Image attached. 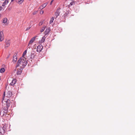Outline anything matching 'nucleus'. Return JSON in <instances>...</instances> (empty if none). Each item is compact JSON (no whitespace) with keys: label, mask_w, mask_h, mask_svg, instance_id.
<instances>
[{"label":"nucleus","mask_w":135,"mask_h":135,"mask_svg":"<svg viewBox=\"0 0 135 135\" xmlns=\"http://www.w3.org/2000/svg\"><path fill=\"white\" fill-rule=\"evenodd\" d=\"M54 20V17H52V18L51 19L50 21V23L51 24L53 22V21Z\"/></svg>","instance_id":"nucleus-23"},{"label":"nucleus","mask_w":135,"mask_h":135,"mask_svg":"<svg viewBox=\"0 0 135 135\" xmlns=\"http://www.w3.org/2000/svg\"><path fill=\"white\" fill-rule=\"evenodd\" d=\"M5 70V69L4 68H2L0 70V72L1 73H4Z\"/></svg>","instance_id":"nucleus-22"},{"label":"nucleus","mask_w":135,"mask_h":135,"mask_svg":"<svg viewBox=\"0 0 135 135\" xmlns=\"http://www.w3.org/2000/svg\"><path fill=\"white\" fill-rule=\"evenodd\" d=\"M34 56V54L33 53H32L31 55V59L33 58Z\"/></svg>","instance_id":"nucleus-25"},{"label":"nucleus","mask_w":135,"mask_h":135,"mask_svg":"<svg viewBox=\"0 0 135 135\" xmlns=\"http://www.w3.org/2000/svg\"><path fill=\"white\" fill-rule=\"evenodd\" d=\"M17 54L14 55L13 56L12 61L13 63H15L17 60Z\"/></svg>","instance_id":"nucleus-7"},{"label":"nucleus","mask_w":135,"mask_h":135,"mask_svg":"<svg viewBox=\"0 0 135 135\" xmlns=\"http://www.w3.org/2000/svg\"><path fill=\"white\" fill-rule=\"evenodd\" d=\"M4 39V36L2 32L0 31V41H2Z\"/></svg>","instance_id":"nucleus-9"},{"label":"nucleus","mask_w":135,"mask_h":135,"mask_svg":"<svg viewBox=\"0 0 135 135\" xmlns=\"http://www.w3.org/2000/svg\"><path fill=\"white\" fill-rule=\"evenodd\" d=\"M37 37V36H36L35 37H33L32 38V39H31V40L28 43V46H29V48H30V45H31L34 42V41L35 40V39L36 38V37Z\"/></svg>","instance_id":"nucleus-2"},{"label":"nucleus","mask_w":135,"mask_h":135,"mask_svg":"<svg viewBox=\"0 0 135 135\" xmlns=\"http://www.w3.org/2000/svg\"><path fill=\"white\" fill-rule=\"evenodd\" d=\"M22 69H20L19 70H18L17 72V75H20L22 72Z\"/></svg>","instance_id":"nucleus-16"},{"label":"nucleus","mask_w":135,"mask_h":135,"mask_svg":"<svg viewBox=\"0 0 135 135\" xmlns=\"http://www.w3.org/2000/svg\"><path fill=\"white\" fill-rule=\"evenodd\" d=\"M5 92H4V93H3V100H4V98L5 96Z\"/></svg>","instance_id":"nucleus-26"},{"label":"nucleus","mask_w":135,"mask_h":135,"mask_svg":"<svg viewBox=\"0 0 135 135\" xmlns=\"http://www.w3.org/2000/svg\"><path fill=\"white\" fill-rule=\"evenodd\" d=\"M43 13H44L43 11L41 10L40 13V14H42Z\"/></svg>","instance_id":"nucleus-29"},{"label":"nucleus","mask_w":135,"mask_h":135,"mask_svg":"<svg viewBox=\"0 0 135 135\" xmlns=\"http://www.w3.org/2000/svg\"><path fill=\"white\" fill-rule=\"evenodd\" d=\"M54 0H52L50 3V5H51L52 4V2L54 1Z\"/></svg>","instance_id":"nucleus-30"},{"label":"nucleus","mask_w":135,"mask_h":135,"mask_svg":"<svg viewBox=\"0 0 135 135\" xmlns=\"http://www.w3.org/2000/svg\"><path fill=\"white\" fill-rule=\"evenodd\" d=\"M43 22H44L43 21H41V22H40V23H39V26H41L42 25L43 23Z\"/></svg>","instance_id":"nucleus-24"},{"label":"nucleus","mask_w":135,"mask_h":135,"mask_svg":"<svg viewBox=\"0 0 135 135\" xmlns=\"http://www.w3.org/2000/svg\"><path fill=\"white\" fill-rule=\"evenodd\" d=\"M8 0H5L4 2L2 4V6H4L8 4Z\"/></svg>","instance_id":"nucleus-14"},{"label":"nucleus","mask_w":135,"mask_h":135,"mask_svg":"<svg viewBox=\"0 0 135 135\" xmlns=\"http://www.w3.org/2000/svg\"><path fill=\"white\" fill-rule=\"evenodd\" d=\"M8 108L6 107V108H4V111H3V112H4V113L3 114V115H4V113L6 114V113H7V111L8 110Z\"/></svg>","instance_id":"nucleus-15"},{"label":"nucleus","mask_w":135,"mask_h":135,"mask_svg":"<svg viewBox=\"0 0 135 135\" xmlns=\"http://www.w3.org/2000/svg\"><path fill=\"white\" fill-rule=\"evenodd\" d=\"M59 14L60 12L59 11H56L55 14V15L56 16V18H57V16L59 15Z\"/></svg>","instance_id":"nucleus-19"},{"label":"nucleus","mask_w":135,"mask_h":135,"mask_svg":"<svg viewBox=\"0 0 135 135\" xmlns=\"http://www.w3.org/2000/svg\"><path fill=\"white\" fill-rule=\"evenodd\" d=\"M75 4V1H72L68 5L69 7H70L71 6L74 5Z\"/></svg>","instance_id":"nucleus-18"},{"label":"nucleus","mask_w":135,"mask_h":135,"mask_svg":"<svg viewBox=\"0 0 135 135\" xmlns=\"http://www.w3.org/2000/svg\"><path fill=\"white\" fill-rule=\"evenodd\" d=\"M30 28H31V27H27L26 28V31H27L29 30V29H30Z\"/></svg>","instance_id":"nucleus-28"},{"label":"nucleus","mask_w":135,"mask_h":135,"mask_svg":"<svg viewBox=\"0 0 135 135\" xmlns=\"http://www.w3.org/2000/svg\"><path fill=\"white\" fill-rule=\"evenodd\" d=\"M5 129L4 127L1 129L0 130V135H3L4 134L5 131Z\"/></svg>","instance_id":"nucleus-8"},{"label":"nucleus","mask_w":135,"mask_h":135,"mask_svg":"<svg viewBox=\"0 0 135 135\" xmlns=\"http://www.w3.org/2000/svg\"><path fill=\"white\" fill-rule=\"evenodd\" d=\"M13 0H11V1L12 2L13 1Z\"/></svg>","instance_id":"nucleus-34"},{"label":"nucleus","mask_w":135,"mask_h":135,"mask_svg":"<svg viewBox=\"0 0 135 135\" xmlns=\"http://www.w3.org/2000/svg\"><path fill=\"white\" fill-rule=\"evenodd\" d=\"M48 3H46L43 4L39 8L41 9H43V8H45L48 4Z\"/></svg>","instance_id":"nucleus-10"},{"label":"nucleus","mask_w":135,"mask_h":135,"mask_svg":"<svg viewBox=\"0 0 135 135\" xmlns=\"http://www.w3.org/2000/svg\"><path fill=\"white\" fill-rule=\"evenodd\" d=\"M10 100L9 99H8L6 102V107L8 108L10 106Z\"/></svg>","instance_id":"nucleus-12"},{"label":"nucleus","mask_w":135,"mask_h":135,"mask_svg":"<svg viewBox=\"0 0 135 135\" xmlns=\"http://www.w3.org/2000/svg\"><path fill=\"white\" fill-rule=\"evenodd\" d=\"M2 15L1 14H0V18L1 17Z\"/></svg>","instance_id":"nucleus-33"},{"label":"nucleus","mask_w":135,"mask_h":135,"mask_svg":"<svg viewBox=\"0 0 135 135\" xmlns=\"http://www.w3.org/2000/svg\"><path fill=\"white\" fill-rule=\"evenodd\" d=\"M43 48V46L41 45H39L37 47L36 51L37 52H40Z\"/></svg>","instance_id":"nucleus-3"},{"label":"nucleus","mask_w":135,"mask_h":135,"mask_svg":"<svg viewBox=\"0 0 135 135\" xmlns=\"http://www.w3.org/2000/svg\"><path fill=\"white\" fill-rule=\"evenodd\" d=\"M37 12V11H35L33 12V13L32 14L33 15H35L36 14Z\"/></svg>","instance_id":"nucleus-27"},{"label":"nucleus","mask_w":135,"mask_h":135,"mask_svg":"<svg viewBox=\"0 0 135 135\" xmlns=\"http://www.w3.org/2000/svg\"><path fill=\"white\" fill-rule=\"evenodd\" d=\"M2 9V8L1 6H0V11H1Z\"/></svg>","instance_id":"nucleus-31"},{"label":"nucleus","mask_w":135,"mask_h":135,"mask_svg":"<svg viewBox=\"0 0 135 135\" xmlns=\"http://www.w3.org/2000/svg\"><path fill=\"white\" fill-rule=\"evenodd\" d=\"M12 94V92L11 91H8L7 93L6 97L8 98L11 97Z\"/></svg>","instance_id":"nucleus-5"},{"label":"nucleus","mask_w":135,"mask_h":135,"mask_svg":"<svg viewBox=\"0 0 135 135\" xmlns=\"http://www.w3.org/2000/svg\"><path fill=\"white\" fill-rule=\"evenodd\" d=\"M24 0H18L17 2V3L19 4H21Z\"/></svg>","instance_id":"nucleus-21"},{"label":"nucleus","mask_w":135,"mask_h":135,"mask_svg":"<svg viewBox=\"0 0 135 135\" xmlns=\"http://www.w3.org/2000/svg\"><path fill=\"white\" fill-rule=\"evenodd\" d=\"M26 53L27 50H25L23 54L22 57L18 60L16 66V67L20 66L21 67L24 68L26 65L27 62L26 60V59L25 58L24 56Z\"/></svg>","instance_id":"nucleus-1"},{"label":"nucleus","mask_w":135,"mask_h":135,"mask_svg":"<svg viewBox=\"0 0 135 135\" xmlns=\"http://www.w3.org/2000/svg\"><path fill=\"white\" fill-rule=\"evenodd\" d=\"M6 44L5 47H7L9 46L10 43V41L9 40H6L5 41Z\"/></svg>","instance_id":"nucleus-6"},{"label":"nucleus","mask_w":135,"mask_h":135,"mask_svg":"<svg viewBox=\"0 0 135 135\" xmlns=\"http://www.w3.org/2000/svg\"><path fill=\"white\" fill-rule=\"evenodd\" d=\"M50 31V28H48L45 31V35H46L48 34L49 32Z\"/></svg>","instance_id":"nucleus-13"},{"label":"nucleus","mask_w":135,"mask_h":135,"mask_svg":"<svg viewBox=\"0 0 135 135\" xmlns=\"http://www.w3.org/2000/svg\"><path fill=\"white\" fill-rule=\"evenodd\" d=\"M16 82V79H13L11 82L10 83V85H13L15 84Z\"/></svg>","instance_id":"nucleus-11"},{"label":"nucleus","mask_w":135,"mask_h":135,"mask_svg":"<svg viewBox=\"0 0 135 135\" xmlns=\"http://www.w3.org/2000/svg\"><path fill=\"white\" fill-rule=\"evenodd\" d=\"M2 112V111H0V115H1V113Z\"/></svg>","instance_id":"nucleus-32"},{"label":"nucleus","mask_w":135,"mask_h":135,"mask_svg":"<svg viewBox=\"0 0 135 135\" xmlns=\"http://www.w3.org/2000/svg\"><path fill=\"white\" fill-rule=\"evenodd\" d=\"M46 27L45 26L42 27L40 30V32H43L44 31L45 28H46Z\"/></svg>","instance_id":"nucleus-20"},{"label":"nucleus","mask_w":135,"mask_h":135,"mask_svg":"<svg viewBox=\"0 0 135 135\" xmlns=\"http://www.w3.org/2000/svg\"><path fill=\"white\" fill-rule=\"evenodd\" d=\"M8 19L7 18H4L3 19L2 21V23L4 24L5 25H7L8 24L7 22Z\"/></svg>","instance_id":"nucleus-4"},{"label":"nucleus","mask_w":135,"mask_h":135,"mask_svg":"<svg viewBox=\"0 0 135 135\" xmlns=\"http://www.w3.org/2000/svg\"><path fill=\"white\" fill-rule=\"evenodd\" d=\"M45 38H46V37L45 36H43L42 37V39L40 41V42L43 43V42H44V41H45Z\"/></svg>","instance_id":"nucleus-17"}]
</instances>
